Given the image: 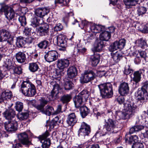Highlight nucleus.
<instances>
[{
	"label": "nucleus",
	"mask_w": 148,
	"mask_h": 148,
	"mask_svg": "<svg viewBox=\"0 0 148 148\" xmlns=\"http://www.w3.org/2000/svg\"><path fill=\"white\" fill-rule=\"evenodd\" d=\"M71 95H64L61 97L60 100L63 103L67 104L71 101Z\"/></svg>",
	"instance_id": "79ce46f5"
},
{
	"label": "nucleus",
	"mask_w": 148,
	"mask_h": 148,
	"mask_svg": "<svg viewBox=\"0 0 148 148\" xmlns=\"http://www.w3.org/2000/svg\"><path fill=\"white\" fill-rule=\"evenodd\" d=\"M9 71L7 69H6L3 68L2 70L0 71V80H2L5 77H7L8 76V73Z\"/></svg>",
	"instance_id": "8fccbe9b"
},
{
	"label": "nucleus",
	"mask_w": 148,
	"mask_h": 148,
	"mask_svg": "<svg viewBox=\"0 0 148 148\" xmlns=\"http://www.w3.org/2000/svg\"><path fill=\"white\" fill-rule=\"evenodd\" d=\"M113 60L116 62H118L123 58V56L121 53H116L114 54L112 56Z\"/></svg>",
	"instance_id": "864d4df0"
},
{
	"label": "nucleus",
	"mask_w": 148,
	"mask_h": 148,
	"mask_svg": "<svg viewBox=\"0 0 148 148\" xmlns=\"http://www.w3.org/2000/svg\"><path fill=\"white\" fill-rule=\"evenodd\" d=\"M4 12L6 18L8 20L9 23L10 24L13 25V23L11 22L12 21L15 23L17 19V14H16L14 10L11 7L5 8Z\"/></svg>",
	"instance_id": "6e6552de"
},
{
	"label": "nucleus",
	"mask_w": 148,
	"mask_h": 148,
	"mask_svg": "<svg viewBox=\"0 0 148 148\" xmlns=\"http://www.w3.org/2000/svg\"><path fill=\"white\" fill-rule=\"evenodd\" d=\"M11 70H12L13 71V73L19 75L23 73V69L20 66H14Z\"/></svg>",
	"instance_id": "3c124183"
},
{
	"label": "nucleus",
	"mask_w": 148,
	"mask_h": 148,
	"mask_svg": "<svg viewBox=\"0 0 148 148\" xmlns=\"http://www.w3.org/2000/svg\"><path fill=\"white\" fill-rule=\"evenodd\" d=\"M63 29V26L61 23H58L54 27V30L55 31H60Z\"/></svg>",
	"instance_id": "0e129e2a"
},
{
	"label": "nucleus",
	"mask_w": 148,
	"mask_h": 148,
	"mask_svg": "<svg viewBox=\"0 0 148 148\" xmlns=\"http://www.w3.org/2000/svg\"><path fill=\"white\" fill-rule=\"evenodd\" d=\"M91 132V128L90 126L84 122L82 123L81 127L78 132V136L85 137L88 136Z\"/></svg>",
	"instance_id": "9b49d317"
},
{
	"label": "nucleus",
	"mask_w": 148,
	"mask_h": 148,
	"mask_svg": "<svg viewBox=\"0 0 148 148\" xmlns=\"http://www.w3.org/2000/svg\"><path fill=\"white\" fill-rule=\"evenodd\" d=\"M105 123L104 125V127L106 130L107 132H110V133L114 132V129L117 127L118 121L110 118L107 120H105Z\"/></svg>",
	"instance_id": "9d476101"
},
{
	"label": "nucleus",
	"mask_w": 148,
	"mask_h": 148,
	"mask_svg": "<svg viewBox=\"0 0 148 148\" xmlns=\"http://www.w3.org/2000/svg\"><path fill=\"white\" fill-rule=\"evenodd\" d=\"M39 104L36 105L35 108L40 112L48 116L50 115L54 110L53 108L50 106H45L49 102L47 98L44 97H41L38 100Z\"/></svg>",
	"instance_id": "7ed1b4c3"
},
{
	"label": "nucleus",
	"mask_w": 148,
	"mask_h": 148,
	"mask_svg": "<svg viewBox=\"0 0 148 148\" xmlns=\"http://www.w3.org/2000/svg\"><path fill=\"white\" fill-rule=\"evenodd\" d=\"M138 0H124L125 4L129 8L135 5L137 3Z\"/></svg>",
	"instance_id": "de8ad7c7"
},
{
	"label": "nucleus",
	"mask_w": 148,
	"mask_h": 148,
	"mask_svg": "<svg viewBox=\"0 0 148 148\" xmlns=\"http://www.w3.org/2000/svg\"><path fill=\"white\" fill-rule=\"evenodd\" d=\"M64 88L66 90H69L73 89L74 87V84L70 80H65L64 85Z\"/></svg>",
	"instance_id": "37998d69"
},
{
	"label": "nucleus",
	"mask_w": 148,
	"mask_h": 148,
	"mask_svg": "<svg viewBox=\"0 0 148 148\" xmlns=\"http://www.w3.org/2000/svg\"><path fill=\"white\" fill-rule=\"evenodd\" d=\"M100 60V54L94 53L93 55L90 58V61L92 66V67H95L99 62Z\"/></svg>",
	"instance_id": "393cba45"
},
{
	"label": "nucleus",
	"mask_w": 148,
	"mask_h": 148,
	"mask_svg": "<svg viewBox=\"0 0 148 148\" xmlns=\"http://www.w3.org/2000/svg\"><path fill=\"white\" fill-rule=\"evenodd\" d=\"M25 96L32 97L36 93V90L35 85L29 81H23L21 85L20 90Z\"/></svg>",
	"instance_id": "f03ea898"
},
{
	"label": "nucleus",
	"mask_w": 148,
	"mask_h": 148,
	"mask_svg": "<svg viewBox=\"0 0 148 148\" xmlns=\"http://www.w3.org/2000/svg\"><path fill=\"white\" fill-rule=\"evenodd\" d=\"M40 142L42 143V148H49L51 144V140L49 138L46 140H40Z\"/></svg>",
	"instance_id": "a18cd8bd"
},
{
	"label": "nucleus",
	"mask_w": 148,
	"mask_h": 148,
	"mask_svg": "<svg viewBox=\"0 0 148 148\" xmlns=\"http://www.w3.org/2000/svg\"><path fill=\"white\" fill-rule=\"evenodd\" d=\"M139 53L141 58H143L146 61L148 62V53L147 54L144 51H141L139 52Z\"/></svg>",
	"instance_id": "13d9d810"
},
{
	"label": "nucleus",
	"mask_w": 148,
	"mask_h": 148,
	"mask_svg": "<svg viewBox=\"0 0 148 148\" xmlns=\"http://www.w3.org/2000/svg\"><path fill=\"white\" fill-rule=\"evenodd\" d=\"M15 114V111L12 109H6L2 113L3 116L9 121L14 120V118Z\"/></svg>",
	"instance_id": "aec40b11"
},
{
	"label": "nucleus",
	"mask_w": 148,
	"mask_h": 148,
	"mask_svg": "<svg viewBox=\"0 0 148 148\" xmlns=\"http://www.w3.org/2000/svg\"><path fill=\"white\" fill-rule=\"evenodd\" d=\"M49 46V42L46 39H43L40 41L37 45L38 47L41 49H46Z\"/></svg>",
	"instance_id": "473e14b6"
},
{
	"label": "nucleus",
	"mask_w": 148,
	"mask_h": 148,
	"mask_svg": "<svg viewBox=\"0 0 148 148\" xmlns=\"http://www.w3.org/2000/svg\"><path fill=\"white\" fill-rule=\"evenodd\" d=\"M137 11L138 16H143V15L146 13L147 9L144 6H140L137 8Z\"/></svg>",
	"instance_id": "ea45409f"
},
{
	"label": "nucleus",
	"mask_w": 148,
	"mask_h": 148,
	"mask_svg": "<svg viewBox=\"0 0 148 148\" xmlns=\"http://www.w3.org/2000/svg\"><path fill=\"white\" fill-rule=\"evenodd\" d=\"M79 107L80 114L83 118H84L89 113L90 110L85 106H81Z\"/></svg>",
	"instance_id": "e433bc0d"
},
{
	"label": "nucleus",
	"mask_w": 148,
	"mask_h": 148,
	"mask_svg": "<svg viewBox=\"0 0 148 148\" xmlns=\"http://www.w3.org/2000/svg\"><path fill=\"white\" fill-rule=\"evenodd\" d=\"M89 93L87 90H84L73 98V100L76 108H79L84 101H86L89 95Z\"/></svg>",
	"instance_id": "0eeeda50"
},
{
	"label": "nucleus",
	"mask_w": 148,
	"mask_h": 148,
	"mask_svg": "<svg viewBox=\"0 0 148 148\" xmlns=\"http://www.w3.org/2000/svg\"><path fill=\"white\" fill-rule=\"evenodd\" d=\"M60 88V86L58 84L55 83L53 84V88L50 94V96L53 98V99L59 98L58 94Z\"/></svg>",
	"instance_id": "a878e982"
},
{
	"label": "nucleus",
	"mask_w": 148,
	"mask_h": 148,
	"mask_svg": "<svg viewBox=\"0 0 148 148\" xmlns=\"http://www.w3.org/2000/svg\"><path fill=\"white\" fill-rule=\"evenodd\" d=\"M28 69L32 73H34L40 69L38 63L34 62L29 64Z\"/></svg>",
	"instance_id": "f704fd0d"
},
{
	"label": "nucleus",
	"mask_w": 148,
	"mask_h": 148,
	"mask_svg": "<svg viewBox=\"0 0 148 148\" xmlns=\"http://www.w3.org/2000/svg\"><path fill=\"white\" fill-rule=\"evenodd\" d=\"M12 97V92L8 90L3 91L0 94L1 101L2 102L5 100L11 99Z\"/></svg>",
	"instance_id": "5701e85b"
},
{
	"label": "nucleus",
	"mask_w": 148,
	"mask_h": 148,
	"mask_svg": "<svg viewBox=\"0 0 148 148\" xmlns=\"http://www.w3.org/2000/svg\"><path fill=\"white\" fill-rule=\"evenodd\" d=\"M125 110H127L134 115L138 111L137 106L133 101H127L124 104Z\"/></svg>",
	"instance_id": "4468645a"
},
{
	"label": "nucleus",
	"mask_w": 148,
	"mask_h": 148,
	"mask_svg": "<svg viewBox=\"0 0 148 148\" xmlns=\"http://www.w3.org/2000/svg\"><path fill=\"white\" fill-rule=\"evenodd\" d=\"M132 148H144V146L142 143L138 142L133 144L132 145Z\"/></svg>",
	"instance_id": "680f3d73"
},
{
	"label": "nucleus",
	"mask_w": 148,
	"mask_h": 148,
	"mask_svg": "<svg viewBox=\"0 0 148 148\" xmlns=\"http://www.w3.org/2000/svg\"><path fill=\"white\" fill-rule=\"evenodd\" d=\"M24 33L26 36L31 35V34L32 33V29L27 27H25L24 31Z\"/></svg>",
	"instance_id": "bf43d9fd"
},
{
	"label": "nucleus",
	"mask_w": 148,
	"mask_h": 148,
	"mask_svg": "<svg viewBox=\"0 0 148 148\" xmlns=\"http://www.w3.org/2000/svg\"><path fill=\"white\" fill-rule=\"evenodd\" d=\"M104 46V45L103 41L99 39L98 42L95 45L92 50L94 53L96 52H99L101 51L103 48Z\"/></svg>",
	"instance_id": "c756f323"
},
{
	"label": "nucleus",
	"mask_w": 148,
	"mask_h": 148,
	"mask_svg": "<svg viewBox=\"0 0 148 148\" xmlns=\"http://www.w3.org/2000/svg\"><path fill=\"white\" fill-rule=\"evenodd\" d=\"M145 69H140L138 71H136L134 73L133 81L137 84L141 80V75L144 76L145 74Z\"/></svg>",
	"instance_id": "412c9836"
},
{
	"label": "nucleus",
	"mask_w": 148,
	"mask_h": 148,
	"mask_svg": "<svg viewBox=\"0 0 148 148\" xmlns=\"http://www.w3.org/2000/svg\"><path fill=\"white\" fill-rule=\"evenodd\" d=\"M15 107L16 110L20 112H21L23 109V103L20 101L16 102L15 103Z\"/></svg>",
	"instance_id": "5fc2aeb1"
},
{
	"label": "nucleus",
	"mask_w": 148,
	"mask_h": 148,
	"mask_svg": "<svg viewBox=\"0 0 148 148\" xmlns=\"http://www.w3.org/2000/svg\"><path fill=\"white\" fill-rule=\"evenodd\" d=\"M29 115V112L28 111L19 113L17 115L18 119L20 120H24L27 119Z\"/></svg>",
	"instance_id": "c03bdc74"
},
{
	"label": "nucleus",
	"mask_w": 148,
	"mask_h": 148,
	"mask_svg": "<svg viewBox=\"0 0 148 148\" xmlns=\"http://www.w3.org/2000/svg\"><path fill=\"white\" fill-rule=\"evenodd\" d=\"M115 28L113 26H110L108 27V29H106V31H108V32L110 33L111 34V33H113L115 31Z\"/></svg>",
	"instance_id": "774afa93"
},
{
	"label": "nucleus",
	"mask_w": 148,
	"mask_h": 148,
	"mask_svg": "<svg viewBox=\"0 0 148 148\" xmlns=\"http://www.w3.org/2000/svg\"><path fill=\"white\" fill-rule=\"evenodd\" d=\"M123 96H119L116 99V101L119 104H123L124 105V103H124L125 99Z\"/></svg>",
	"instance_id": "e2e57ef3"
},
{
	"label": "nucleus",
	"mask_w": 148,
	"mask_h": 148,
	"mask_svg": "<svg viewBox=\"0 0 148 148\" xmlns=\"http://www.w3.org/2000/svg\"><path fill=\"white\" fill-rule=\"evenodd\" d=\"M77 116L75 113L72 112L67 115L66 121L69 125L73 126L77 123Z\"/></svg>",
	"instance_id": "6ab92c4d"
},
{
	"label": "nucleus",
	"mask_w": 148,
	"mask_h": 148,
	"mask_svg": "<svg viewBox=\"0 0 148 148\" xmlns=\"http://www.w3.org/2000/svg\"><path fill=\"white\" fill-rule=\"evenodd\" d=\"M15 56L17 61L19 63H23L26 60V55L23 52H18L16 54Z\"/></svg>",
	"instance_id": "c85d7f7f"
},
{
	"label": "nucleus",
	"mask_w": 148,
	"mask_h": 148,
	"mask_svg": "<svg viewBox=\"0 0 148 148\" xmlns=\"http://www.w3.org/2000/svg\"><path fill=\"white\" fill-rule=\"evenodd\" d=\"M97 70L95 67H92L91 69L85 71L84 75L81 77L80 81L82 83H87L93 80L97 77Z\"/></svg>",
	"instance_id": "423d86ee"
},
{
	"label": "nucleus",
	"mask_w": 148,
	"mask_h": 148,
	"mask_svg": "<svg viewBox=\"0 0 148 148\" xmlns=\"http://www.w3.org/2000/svg\"><path fill=\"white\" fill-rule=\"evenodd\" d=\"M70 64L69 60L67 59H59L57 61L58 68L61 71H63L64 69L67 68Z\"/></svg>",
	"instance_id": "a211bd4d"
},
{
	"label": "nucleus",
	"mask_w": 148,
	"mask_h": 148,
	"mask_svg": "<svg viewBox=\"0 0 148 148\" xmlns=\"http://www.w3.org/2000/svg\"><path fill=\"white\" fill-rule=\"evenodd\" d=\"M18 140L20 142L24 145H29L31 143L29 140L28 134L25 132L21 133L19 134Z\"/></svg>",
	"instance_id": "4be33fe9"
},
{
	"label": "nucleus",
	"mask_w": 148,
	"mask_h": 148,
	"mask_svg": "<svg viewBox=\"0 0 148 148\" xmlns=\"http://www.w3.org/2000/svg\"><path fill=\"white\" fill-rule=\"evenodd\" d=\"M49 11V10L46 8H38L36 9L35 14L37 16L42 18L47 14Z\"/></svg>",
	"instance_id": "b1692460"
},
{
	"label": "nucleus",
	"mask_w": 148,
	"mask_h": 148,
	"mask_svg": "<svg viewBox=\"0 0 148 148\" xmlns=\"http://www.w3.org/2000/svg\"><path fill=\"white\" fill-rule=\"evenodd\" d=\"M14 66V65L12 64L11 60L8 59L4 61L3 68L7 69L9 71L12 69Z\"/></svg>",
	"instance_id": "4c0bfd02"
},
{
	"label": "nucleus",
	"mask_w": 148,
	"mask_h": 148,
	"mask_svg": "<svg viewBox=\"0 0 148 148\" xmlns=\"http://www.w3.org/2000/svg\"><path fill=\"white\" fill-rule=\"evenodd\" d=\"M135 42L136 44V45L143 49H145L147 46L146 42L143 38L138 39Z\"/></svg>",
	"instance_id": "58836bf2"
},
{
	"label": "nucleus",
	"mask_w": 148,
	"mask_h": 148,
	"mask_svg": "<svg viewBox=\"0 0 148 148\" xmlns=\"http://www.w3.org/2000/svg\"><path fill=\"white\" fill-rule=\"evenodd\" d=\"M49 25L47 23H45L41 26L39 27L37 33L40 36H47L49 35Z\"/></svg>",
	"instance_id": "f3484780"
},
{
	"label": "nucleus",
	"mask_w": 148,
	"mask_h": 148,
	"mask_svg": "<svg viewBox=\"0 0 148 148\" xmlns=\"http://www.w3.org/2000/svg\"><path fill=\"white\" fill-rule=\"evenodd\" d=\"M126 42V40L124 38H122L119 41H116L110 46L109 50L112 52L118 49H122L124 48Z\"/></svg>",
	"instance_id": "1a4fd4ad"
},
{
	"label": "nucleus",
	"mask_w": 148,
	"mask_h": 148,
	"mask_svg": "<svg viewBox=\"0 0 148 148\" xmlns=\"http://www.w3.org/2000/svg\"><path fill=\"white\" fill-rule=\"evenodd\" d=\"M70 0H55V3L56 4L59 3L62 4V6H66L68 5Z\"/></svg>",
	"instance_id": "6e6d98bb"
},
{
	"label": "nucleus",
	"mask_w": 148,
	"mask_h": 148,
	"mask_svg": "<svg viewBox=\"0 0 148 148\" xmlns=\"http://www.w3.org/2000/svg\"><path fill=\"white\" fill-rule=\"evenodd\" d=\"M101 96L102 98H109L113 95L112 85L110 83L101 84L98 85Z\"/></svg>",
	"instance_id": "20e7f679"
},
{
	"label": "nucleus",
	"mask_w": 148,
	"mask_h": 148,
	"mask_svg": "<svg viewBox=\"0 0 148 148\" xmlns=\"http://www.w3.org/2000/svg\"><path fill=\"white\" fill-rule=\"evenodd\" d=\"M17 18L18 20L21 23V25L23 26H25L27 23L26 18L24 15L19 16V15H17Z\"/></svg>",
	"instance_id": "603ef678"
},
{
	"label": "nucleus",
	"mask_w": 148,
	"mask_h": 148,
	"mask_svg": "<svg viewBox=\"0 0 148 148\" xmlns=\"http://www.w3.org/2000/svg\"><path fill=\"white\" fill-rule=\"evenodd\" d=\"M4 124L5 129L8 132H14L17 129L18 123L15 119L6 122Z\"/></svg>",
	"instance_id": "2eb2a0df"
},
{
	"label": "nucleus",
	"mask_w": 148,
	"mask_h": 148,
	"mask_svg": "<svg viewBox=\"0 0 148 148\" xmlns=\"http://www.w3.org/2000/svg\"><path fill=\"white\" fill-rule=\"evenodd\" d=\"M119 94L122 96H126L129 93L130 87L127 82H121L118 87Z\"/></svg>",
	"instance_id": "ddd939ff"
},
{
	"label": "nucleus",
	"mask_w": 148,
	"mask_h": 148,
	"mask_svg": "<svg viewBox=\"0 0 148 148\" xmlns=\"http://www.w3.org/2000/svg\"><path fill=\"white\" fill-rule=\"evenodd\" d=\"M99 36V39L102 41H108L111 37V35L108 31L105 29L102 31Z\"/></svg>",
	"instance_id": "7c9ffc66"
},
{
	"label": "nucleus",
	"mask_w": 148,
	"mask_h": 148,
	"mask_svg": "<svg viewBox=\"0 0 148 148\" xmlns=\"http://www.w3.org/2000/svg\"><path fill=\"white\" fill-rule=\"evenodd\" d=\"M14 37L10 32L6 29H0V52H5L9 47V45H12L13 43Z\"/></svg>",
	"instance_id": "f257e3e1"
},
{
	"label": "nucleus",
	"mask_w": 148,
	"mask_h": 148,
	"mask_svg": "<svg viewBox=\"0 0 148 148\" xmlns=\"http://www.w3.org/2000/svg\"><path fill=\"white\" fill-rule=\"evenodd\" d=\"M89 28L91 32L94 33H97L103 31L105 28L103 26L101 25H93L89 26Z\"/></svg>",
	"instance_id": "cd10ccee"
},
{
	"label": "nucleus",
	"mask_w": 148,
	"mask_h": 148,
	"mask_svg": "<svg viewBox=\"0 0 148 148\" xmlns=\"http://www.w3.org/2000/svg\"><path fill=\"white\" fill-rule=\"evenodd\" d=\"M67 73L70 78L75 77L77 75L76 68L73 66H70L67 69Z\"/></svg>",
	"instance_id": "bb28decb"
},
{
	"label": "nucleus",
	"mask_w": 148,
	"mask_h": 148,
	"mask_svg": "<svg viewBox=\"0 0 148 148\" xmlns=\"http://www.w3.org/2000/svg\"><path fill=\"white\" fill-rule=\"evenodd\" d=\"M34 38L31 37H29L26 38L25 39V43H27L28 44H31L32 43L33 40H34Z\"/></svg>",
	"instance_id": "338daca9"
},
{
	"label": "nucleus",
	"mask_w": 148,
	"mask_h": 148,
	"mask_svg": "<svg viewBox=\"0 0 148 148\" xmlns=\"http://www.w3.org/2000/svg\"><path fill=\"white\" fill-rule=\"evenodd\" d=\"M60 122L59 117L58 116H56L49 123L48 125H46L45 126H49V129L51 130L53 129L55 126L58 125Z\"/></svg>",
	"instance_id": "72a5a7b5"
},
{
	"label": "nucleus",
	"mask_w": 148,
	"mask_h": 148,
	"mask_svg": "<svg viewBox=\"0 0 148 148\" xmlns=\"http://www.w3.org/2000/svg\"><path fill=\"white\" fill-rule=\"evenodd\" d=\"M145 126L143 125H136L131 127L129 133L130 134L135 132H138L144 129Z\"/></svg>",
	"instance_id": "a19ab883"
},
{
	"label": "nucleus",
	"mask_w": 148,
	"mask_h": 148,
	"mask_svg": "<svg viewBox=\"0 0 148 148\" xmlns=\"http://www.w3.org/2000/svg\"><path fill=\"white\" fill-rule=\"evenodd\" d=\"M25 44V38L22 36H19L16 38V45L18 48H22Z\"/></svg>",
	"instance_id": "c9c22d12"
},
{
	"label": "nucleus",
	"mask_w": 148,
	"mask_h": 148,
	"mask_svg": "<svg viewBox=\"0 0 148 148\" xmlns=\"http://www.w3.org/2000/svg\"><path fill=\"white\" fill-rule=\"evenodd\" d=\"M133 70L130 67V66L128 65L125 66L123 71L124 73L126 75H128L133 72Z\"/></svg>",
	"instance_id": "4d7b16f0"
},
{
	"label": "nucleus",
	"mask_w": 148,
	"mask_h": 148,
	"mask_svg": "<svg viewBox=\"0 0 148 148\" xmlns=\"http://www.w3.org/2000/svg\"><path fill=\"white\" fill-rule=\"evenodd\" d=\"M133 116V114L125 110V112L122 113L121 118L123 120L128 119Z\"/></svg>",
	"instance_id": "09e8293b"
},
{
	"label": "nucleus",
	"mask_w": 148,
	"mask_h": 148,
	"mask_svg": "<svg viewBox=\"0 0 148 148\" xmlns=\"http://www.w3.org/2000/svg\"><path fill=\"white\" fill-rule=\"evenodd\" d=\"M138 138L137 136L135 135L133 136L130 135L129 136L126 138L125 141L126 143L128 144L133 145V144L138 142Z\"/></svg>",
	"instance_id": "2f4dec72"
},
{
	"label": "nucleus",
	"mask_w": 148,
	"mask_h": 148,
	"mask_svg": "<svg viewBox=\"0 0 148 148\" xmlns=\"http://www.w3.org/2000/svg\"><path fill=\"white\" fill-rule=\"evenodd\" d=\"M97 76H98L100 77H102L106 75V71L104 70L99 71H97Z\"/></svg>",
	"instance_id": "69168bd1"
},
{
	"label": "nucleus",
	"mask_w": 148,
	"mask_h": 148,
	"mask_svg": "<svg viewBox=\"0 0 148 148\" xmlns=\"http://www.w3.org/2000/svg\"><path fill=\"white\" fill-rule=\"evenodd\" d=\"M58 45L60 47L59 49L60 51H64L66 50L67 45L66 44L67 39L66 36L63 35L58 36L57 38Z\"/></svg>",
	"instance_id": "f8f14e48"
},
{
	"label": "nucleus",
	"mask_w": 148,
	"mask_h": 148,
	"mask_svg": "<svg viewBox=\"0 0 148 148\" xmlns=\"http://www.w3.org/2000/svg\"><path fill=\"white\" fill-rule=\"evenodd\" d=\"M58 53L56 50H50L46 53L44 56L47 62H51L56 60L58 58Z\"/></svg>",
	"instance_id": "dca6fc26"
},
{
	"label": "nucleus",
	"mask_w": 148,
	"mask_h": 148,
	"mask_svg": "<svg viewBox=\"0 0 148 148\" xmlns=\"http://www.w3.org/2000/svg\"><path fill=\"white\" fill-rule=\"evenodd\" d=\"M49 136L50 134L49 132L47 131L45 133L39 137V139L40 140H46L48 139L47 138Z\"/></svg>",
	"instance_id": "052dcab7"
},
{
	"label": "nucleus",
	"mask_w": 148,
	"mask_h": 148,
	"mask_svg": "<svg viewBox=\"0 0 148 148\" xmlns=\"http://www.w3.org/2000/svg\"><path fill=\"white\" fill-rule=\"evenodd\" d=\"M40 19L37 17H34L31 19V25L33 27H36L39 26L40 23Z\"/></svg>",
	"instance_id": "49530a36"
},
{
	"label": "nucleus",
	"mask_w": 148,
	"mask_h": 148,
	"mask_svg": "<svg viewBox=\"0 0 148 148\" xmlns=\"http://www.w3.org/2000/svg\"><path fill=\"white\" fill-rule=\"evenodd\" d=\"M141 88H139L137 92L136 97L137 102H140L142 104L148 99V93L146 90L148 88V82H143Z\"/></svg>",
	"instance_id": "39448f33"
}]
</instances>
